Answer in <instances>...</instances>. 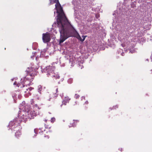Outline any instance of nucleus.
Masks as SVG:
<instances>
[{"label": "nucleus", "instance_id": "obj_1", "mask_svg": "<svg viewBox=\"0 0 152 152\" xmlns=\"http://www.w3.org/2000/svg\"><path fill=\"white\" fill-rule=\"evenodd\" d=\"M55 7L57 10V13H58V18L57 19L58 25H61V24H66L69 27L73 29L71 26V24L69 22L66 17L62 7L60 4H55Z\"/></svg>", "mask_w": 152, "mask_h": 152}, {"label": "nucleus", "instance_id": "obj_2", "mask_svg": "<svg viewBox=\"0 0 152 152\" xmlns=\"http://www.w3.org/2000/svg\"><path fill=\"white\" fill-rule=\"evenodd\" d=\"M58 26L59 28V30L60 34V38L59 43H61L68 37H67V34L71 33L72 32L69 29L68 25L66 24L58 25Z\"/></svg>", "mask_w": 152, "mask_h": 152}, {"label": "nucleus", "instance_id": "obj_3", "mask_svg": "<svg viewBox=\"0 0 152 152\" xmlns=\"http://www.w3.org/2000/svg\"><path fill=\"white\" fill-rule=\"evenodd\" d=\"M21 112L23 117L22 119L25 122H26L28 119L33 118L36 115L35 112L32 109L29 110L27 112L23 111Z\"/></svg>", "mask_w": 152, "mask_h": 152}, {"label": "nucleus", "instance_id": "obj_4", "mask_svg": "<svg viewBox=\"0 0 152 152\" xmlns=\"http://www.w3.org/2000/svg\"><path fill=\"white\" fill-rule=\"evenodd\" d=\"M21 115V114H19L18 118H16L12 121H11L10 123V126H12L14 125V126H17L20 125L22 121H23V120L22 119L23 117Z\"/></svg>", "mask_w": 152, "mask_h": 152}, {"label": "nucleus", "instance_id": "obj_5", "mask_svg": "<svg viewBox=\"0 0 152 152\" xmlns=\"http://www.w3.org/2000/svg\"><path fill=\"white\" fill-rule=\"evenodd\" d=\"M46 71L47 72V75L48 77H50L51 76L53 75L54 70L55 69V67L53 65L47 66L46 68Z\"/></svg>", "mask_w": 152, "mask_h": 152}, {"label": "nucleus", "instance_id": "obj_6", "mask_svg": "<svg viewBox=\"0 0 152 152\" xmlns=\"http://www.w3.org/2000/svg\"><path fill=\"white\" fill-rule=\"evenodd\" d=\"M71 26L72 27L73 29L72 28H70L68 26V27L69 28V30H70L71 31V32H72V33H76L77 35L76 37L77 38L79 39L80 41L81 42H83L84 41L86 37L84 36H82V37L83 38V39H82L81 37H80L78 33L76 31L75 29L73 27V26L71 25Z\"/></svg>", "mask_w": 152, "mask_h": 152}, {"label": "nucleus", "instance_id": "obj_7", "mask_svg": "<svg viewBox=\"0 0 152 152\" xmlns=\"http://www.w3.org/2000/svg\"><path fill=\"white\" fill-rule=\"evenodd\" d=\"M34 69L32 68H31L29 70H27L28 72L27 75L25 77V78L28 79V80L31 81L33 79V77H34V71L33 70Z\"/></svg>", "mask_w": 152, "mask_h": 152}, {"label": "nucleus", "instance_id": "obj_8", "mask_svg": "<svg viewBox=\"0 0 152 152\" xmlns=\"http://www.w3.org/2000/svg\"><path fill=\"white\" fill-rule=\"evenodd\" d=\"M50 40V34L48 32L42 34V40L44 42L46 43L49 42Z\"/></svg>", "mask_w": 152, "mask_h": 152}, {"label": "nucleus", "instance_id": "obj_9", "mask_svg": "<svg viewBox=\"0 0 152 152\" xmlns=\"http://www.w3.org/2000/svg\"><path fill=\"white\" fill-rule=\"evenodd\" d=\"M33 88L31 87H28L27 86L25 85L23 86V87L21 90L24 93H30L29 91H31Z\"/></svg>", "mask_w": 152, "mask_h": 152}, {"label": "nucleus", "instance_id": "obj_10", "mask_svg": "<svg viewBox=\"0 0 152 152\" xmlns=\"http://www.w3.org/2000/svg\"><path fill=\"white\" fill-rule=\"evenodd\" d=\"M79 122V121L78 120H73L71 121L70 123V125H69V127H74L76 126Z\"/></svg>", "mask_w": 152, "mask_h": 152}, {"label": "nucleus", "instance_id": "obj_11", "mask_svg": "<svg viewBox=\"0 0 152 152\" xmlns=\"http://www.w3.org/2000/svg\"><path fill=\"white\" fill-rule=\"evenodd\" d=\"M70 99V98L68 96L65 97L63 101L62 102V104L61 105V106L62 107L63 104H64V105H66L67 103H69Z\"/></svg>", "mask_w": 152, "mask_h": 152}, {"label": "nucleus", "instance_id": "obj_12", "mask_svg": "<svg viewBox=\"0 0 152 152\" xmlns=\"http://www.w3.org/2000/svg\"><path fill=\"white\" fill-rule=\"evenodd\" d=\"M58 88L57 87H56L54 88L52 90L53 93L54 94V96L56 97H57L58 95Z\"/></svg>", "mask_w": 152, "mask_h": 152}, {"label": "nucleus", "instance_id": "obj_13", "mask_svg": "<svg viewBox=\"0 0 152 152\" xmlns=\"http://www.w3.org/2000/svg\"><path fill=\"white\" fill-rule=\"evenodd\" d=\"M21 134V130L19 129L18 130H16V132L15 133V136L17 138L19 137Z\"/></svg>", "mask_w": 152, "mask_h": 152}, {"label": "nucleus", "instance_id": "obj_14", "mask_svg": "<svg viewBox=\"0 0 152 152\" xmlns=\"http://www.w3.org/2000/svg\"><path fill=\"white\" fill-rule=\"evenodd\" d=\"M52 75L50 77H52L54 79H59L60 78V76L59 75L55 73H53V75Z\"/></svg>", "mask_w": 152, "mask_h": 152}, {"label": "nucleus", "instance_id": "obj_15", "mask_svg": "<svg viewBox=\"0 0 152 152\" xmlns=\"http://www.w3.org/2000/svg\"><path fill=\"white\" fill-rule=\"evenodd\" d=\"M53 1L54 3H56V4H57V5H58L59 4H60L59 1L58 0H53Z\"/></svg>", "mask_w": 152, "mask_h": 152}, {"label": "nucleus", "instance_id": "obj_16", "mask_svg": "<svg viewBox=\"0 0 152 152\" xmlns=\"http://www.w3.org/2000/svg\"><path fill=\"white\" fill-rule=\"evenodd\" d=\"M56 120L55 118H52L50 120V121L51 123H54Z\"/></svg>", "mask_w": 152, "mask_h": 152}, {"label": "nucleus", "instance_id": "obj_17", "mask_svg": "<svg viewBox=\"0 0 152 152\" xmlns=\"http://www.w3.org/2000/svg\"><path fill=\"white\" fill-rule=\"evenodd\" d=\"M75 98L76 99H77L80 96L77 94H75Z\"/></svg>", "mask_w": 152, "mask_h": 152}, {"label": "nucleus", "instance_id": "obj_18", "mask_svg": "<svg viewBox=\"0 0 152 152\" xmlns=\"http://www.w3.org/2000/svg\"><path fill=\"white\" fill-rule=\"evenodd\" d=\"M77 104H78V103L76 101H75L73 102L72 105L73 106H75V105Z\"/></svg>", "mask_w": 152, "mask_h": 152}, {"label": "nucleus", "instance_id": "obj_19", "mask_svg": "<svg viewBox=\"0 0 152 152\" xmlns=\"http://www.w3.org/2000/svg\"><path fill=\"white\" fill-rule=\"evenodd\" d=\"M31 102L32 104H34V100L32 99L31 100Z\"/></svg>", "mask_w": 152, "mask_h": 152}, {"label": "nucleus", "instance_id": "obj_20", "mask_svg": "<svg viewBox=\"0 0 152 152\" xmlns=\"http://www.w3.org/2000/svg\"><path fill=\"white\" fill-rule=\"evenodd\" d=\"M136 7V6H135V5H134H134H131V7L134 8V7Z\"/></svg>", "mask_w": 152, "mask_h": 152}, {"label": "nucleus", "instance_id": "obj_21", "mask_svg": "<svg viewBox=\"0 0 152 152\" xmlns=\"http://www.w3.org/2000/svg\"><path fill=\"white\" fill-rule=\"evenodd\" d=\"M88 101H86V102H85V104H88Z\"/></svg>", "mask_w": 152, "mask_h": 152}, {"label": "nucleus", "instance_id": "obj_22", "mask_svg": "<svg viewBox=\"0 0 152 152\" xmlns=\"http://www.w3.org/2000/svg\"><path fill=\"white\" fill-rule=\"evenodd\" d=\"M22 85H21H21H20L19 86L18 85V87H20H20L21 88H22Z\"/></svg>", "mask_w": 152, "mask_h": 152}, {"label": "nucleus", "instance_id": "obj_23", "mask_svg": "<svg viewBox=\"0 0 152 152\" xmlns=\"http://www.w3.org/2000/svg\"><path fill=\"white\" fill-rule=\"evenodd\" d=\"M50 3L51 4H53V3L52 2V0H50Z\"/></svg>", "mask_w": 152, "mask_h": 152}, {"label": "nucleus", "instance_id": "obj_24", "mask_svg": "<svg viewBox=\"0 0 152 152\" xmlns=\"http://www.w3.org/2000/svg\"><path fill=\"white\" fill-rule=\"evenodd\" d=\"M82 99H85V97L84 96H82Z\"/></svg>", "mask_w": 152, "mask_h": 152}, {"label": "nucleus", "instance_id": "obj_25", "mask_svg": "<svg viewBox=\"0 0 152 152\" xmlns=\"http://www.w3.org/2000/svg\"><path fill=\"white\" fill-rule=\"evenodd\" d=\"M45 137H46L48 139L49 137L48 136H45Z\"/></svg>", "mask_w": 152, "mask_h": 152}, {"label": "nucleus", "instance_id": "obj_26", "mask_svg": "<svg viewBox=\"0 0 152 152\" xmlns=\"http://www.w3.org/2000/svg\"><path fill=\"white\" fill-rule=\"evenodd\" d=\"M45 122H46L47 121V120L45 119V120H44Z\"/></svg>", "mask_w": 152, "mask_h": 152}, {"label": "nucleus", "instance_id": "obj_27", "mask_svg": "<svg viewBox=\"0 0 152 152\" xmlns=\"http://www.w3.org/2000/svg\"><path fill=\"white\" fill-rule=\"evenodd\" d=\"M35 105L36 107L37 106V104H35Z\"/></svg>", "mask_w": 152, "mask_h": 152}, {"label": "nucleus", "instance_id": "obj_28", "mask_svg": "<svg viewBox=\"0 0 152 152\" xmlns=\"http://www.w3.org/2000/svg\"><path fill=\"white\" fill-rule=\"evenodd\" d=\"M115 107H116V108H118V106H115Z\"/></svg>", "mask_w": 152, "mask_h": 152}, {"label": "nucleus", "instance_id": "obj_29", "mask_svg": "<svg viewBox=\"0 0 152 152\" xmlns=\"http://www.w3.org/2000/svg\"><path fill=\"white\" fill-rule=\"evenodd\" d=\"M15 84V83H14V84Z\"/></svg>", "mask_w": 152, "mask_h": 152}]
</instances>
